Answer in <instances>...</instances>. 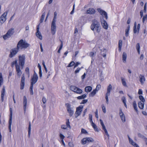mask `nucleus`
Listing matches in <instances>:
<instances>
[{
	"instance_id": "obj_38",
	"label": "nucleus",
	"mask_w": 147,
	"mask_h": 147,
	"mask_svg": "<svg viewBox=\"0 0 147 147\" xmlns=\"http://www.w3.org/2000/svg\"><path fill=\"white\" fill-rule=\"evenodd\" d=\"M133 105L135 110L136 112H138V111L137 109V106L136 103L135 101H134L133 102Z\"/></svg>"
},
{
	"instance_id": "obj_35",
	"label": "nucleus",
	"mask_w": 147,
	"mask_h": 147,
	"mask_svg": "<svg viewBox=\"0 0 147 147\" xmlns=\"http://www.w3.org/2000/svg\"><path fill=\"white\" fill-rule=\"evenodd\" d=\"M122 45V42L121 40H119V52L121 51V47Z\"/></svg>"
},
{
	"instance_id": "obj_48",
	"label": "nucleus",
	"mask_w": 147,
	"mask_h": 147,
	"mask_svg": "<svg viewBox=\"0 0 147 147\" xmlns=\"http://www.w3.org/2000/svg\"><path fill=\"white\" fill-rule=\"evenodd\" d=\"M75 64V63L73 61H71V62L70 63L68 64V65L67 66V67H71L73 66Z\"/></svg>"
},
{
	"instance_id": "obj_23",
	"label": "nucleus",
	"mask_w": 147,
	"mask_h": 147,
	"mask_svg": "<svg viewBox=\"0 0 147 147\" xmlns=\"http://www.w3.org/2000/svg\"><path fill=\"white\" fill-rule=\"evenodd\" d=\"M27 99L26 96L23 97V105L24 109V112H25L27 106Z\"/></svg>"
},
{
	"instance_id": "obj_25",
	"label": "nucleus",
	"mask_w": 147,
	"mask_h": 147,
	"mask_svg": "<svg viewBox=\"0 0 147 147\" xmlns=\"http://www.w3.org/2000/svg\"><path fill=\"white\" fill-rule=\"evenodd\" d=\"M140 81L142 84H143L145 81V78L143 75L140 74L139 76Z\"/></svg>"
},
{
	"instance_id": "obj_3",
	"label": "nucleus",
	"mask_w": 147,
	"mask_h": 147,
	"mask_svg": "<svg viewBox=\"0 0 147 147\" xmlns=\"http://www.w3.org/2000/svg\"><path fill=\"white\" fill-rule=\"evenodd\" d=\"M91 29L92 30L94 31V30L97 32H99L100 30V25L98 21L95 19L92 21V23L90 26Z\"/></svg>"
},
{
	"instance_id": "obj_4",
	"label": "nucleus",
	"mask_w": 147,
	"mask_h": 147,
	"mask_svg": "<svg viewBox=\"0 0 147 147\" xmlns=\"http://www.w3.org/2000/svg\"><path fill=\"white\" fill-rule=\"evenodd\" d=\"M57 13L55 11L54 13V17L52 22L51 31L52 34H55L56 31V27L55 24L56 20L57 18Z\"/></svg>"
},
{
	"instance_id": "obj_8",
	"label": "nucleus",
	"mask_w": 147,
	"mask_h": 147,
	"mask_svg": "<svg viewBox=\"0 0 147 147\" xmlns=\"http://www.w3.org/2000/svg\"><path fill=\"white\" fill-rule=\"evenodd\" d=\"M38 79V76L34 71L33 76L31 77V84L30 85H33L37 81Z\"/></svg>"
},
{
	"instance_id": "obj_64",
	"label": "nucleus",
	"mask_w": 147,
	"mask_h": 147,
	"mask_svg": "<svg viewBox=\"0 0 147 147\" xmlns=\"http://www.w3.org/2000/svg\"><path fill=\"white\" fill-rule=\"evenodd\" d=\"M38 67L39 68V71H42V69L41 65H40L39 63H38Z\"/></svg>"
},
{
	"instance_id": "obj_46",
	"label": "nucleus",
	"mask_w": 147,
	"mask_h": 147,
	"mask_svg": "<svg viewBox=\"0 0 147 147\" xmlns=\"http://www.w3.org/2000/svg\"><path fill=\"white\" fill-rule=\"evenodd\" d=\"M25 71L26 74L29 76L30 75L29 69L28 67H26V68Z\"/></svg>"
},
{
	"instance_id": "obj_15",
	"label": "nucleus",
	"mask_w": 147,
	"mask_h": 147,
	"mask_svg": "<svg viewBox=\"0 0 147 147\" xmlns=\"http://www.w3.org/2000/svg\"><path fill=\"white\" fill-rule=\"evenodd\" d=\"M25 76L24 74H23L22 75L21 80L20 88L21 90H22L24 88L25 85Z\"/></svg>"
},
{
	"instance_id": "obj_49",
	"label": "nucleus",
	"mask_w": 147,
	"mask_h": 147,
	"mask_svg": "<svg viewBox=\"0 0 147 147\" xmlns=\"http://www.w3.org/2000/svg\"><path fill=\"white\" fill-rule=\"evenodd\" d=\"M147 20V15L146 14L144 15V16L142 18V22L144 23L145 21H146Z\"/></svg>"
},
{
	"instance_id": "obj_45",
	"label": "nucleus",
	"mask_w": 147,
	"mask_h": 147,
	"mask_svg": "<svg viewBox=\"0 0 147 147\" xmlns=\"http://www.w3.org/2000/svg\"><path fill=\"white\" fill-rule=\"evenodd\" d=\"M61 44L60 45V46L57 51V53H60V51L62 49L63 46V43L62 41H61Z\"/></svg>"
},
{
	"instance_id": "obj_19",
	"label": "nucleus",
	"mask_w": 147,
	"mask_h": 147,
	"mask_svg": "<svg viewBox=\"0 0 147 147\" xmlns=\"http://www.w3.org/2000/svg\"><path fill=\"white\" fill-rule=\"evenodd\" d=\"M119 114L122 121L123 122L125 121V117L121 109H120L119 110Z\"/></svg>"
},
{
	"instance_id": "obj_28",
	"label": "nucleus",
	"mask_w": 147,
	"mask_h": 147,
	"mask_svg": "<svg viewBox=\"0 0 147 147\" xmlns=\"http://www.w3.org/2000/svg\"><path fill=\"white\" fill-rule=\"evenodd\" d=\"M90 123L91 124V125L94 128V130L96 131H98V130L97 127V126L93 122Z\"/></svg>"
},
{
	"instance_id": "obj_36",
	"label": "nucleus",
	"mask_w": 147,
	"mask_h": 147,
	"mask_svg": "<svg viewBox=\"0 0 147 147\" xmlns=\"http://www.w3.org/2000/svg\"><path fill=\"white\" fill-rule=\"evenodd\" d=\"M3 82V80L1 73H0V86H1Z\"/></svg>"
},
{
	"instance_id": "obj_59",
	"label": "nucleus",
	"mask_w": 147,
	"mask_h": 147,
	"mask_svg": "<svg viewBox=\"0 0 147 147\" xmlns=\"http://www.w3.org/2000/svg\"><path fill=\"white\" fill-rule=\"evenodd\" d=\"M94 55V53L93 52H90L89 53V55L91 57H92Z\"/></svg>"
},
{
	"instance_id": "obj_50",
	"label": "nucleus",
	"mask_w": 147,
	"mask_h": 147,
	"mask_svg": "<svg viewBox=\"0 0 147 147\" xmlns=\"http://www.w3.org/2000/svg\"><path fill=\"white\" fill-rule=\"evenodd\" d=\"M83 67H81L80 68H78L75 71V74H76L79 72L80 71L81 69L83 68Z\"/></svg>"
},
{
	"instance_id": "obj_29",
	"label": "nucleus",
	"mask_w": 147,
	"mask_h": 147,
	"mask_svg": "<svg viewBox=\"0 0 147 147\" xmlns=\"http://www.w3.org/2000/svg\"><path fill=\"white\" fill-rule=\"evenodd\" d=\"M130 26L129 25L128 26L127 28L125 29V35L127 37L128 36L129 34V31L130 30Z\"/></svg>"
},
{
	"instance_id": "obj_1",
	"label": "nucleus",
	"mask_w": 147,
	"mask_h": 147,
	"mask_svg": "<svg viewBox=\"0 0 147 147\" xmlns=\"http://www.w3.org/2000/svg\"><path fill=\"white\" fill-rule=\"evenodd\" d=\"M26 55L25 54L18 56V62H17V60H16L12 63V65H15L16 69L17 72V75L20 77L22 74L21 70L22 69L24 66L25 63Z\"/></svg>"
},
{
	"instance_id": "obj_31",
	"label": "nucleus",
	"mask_w": 147,
	"mask_h": 147,
	"mask_svg": "<svg viewBox=\"0 0 147 147\" xmlns=\"http://www.w3.org/2000/svg\"><path fill=\"white\" fill-rule=\"evenodd\" d=\"M97 91L95 89H94L93 91L89 94L90 96L93 97L96 94Z\"/></svg>"
},
{
	"instance_id": "obj_22",
	"label": "nucleus",
	"mask_w": 147,
	"mask_h": 147,
	"mask_svg": "<svg viewBox=\"0 0 147 147\" xmlns=\"http://www.w3.org/2000/svg\"><path fill=\"white\" fill-rule=\"evenodd\" d=\"M128 138L129 142L133 146L135 147H139L138 145L135 142L131 139L129 136H128Z\"/></svg>"
},
{
	"instance_id": "obj_57",
	"label": "nucleus",
	"mask_w": 147,
	"mask_h": 147,
	"mask_svg": "<svg viewBox=\"0 0 147 147\" xmlns=\"http://www.w3.org/2000/svg\"><path fill=\"white\" fill-rule=\"evenodd\" d=\"M88 101V100L87 99H84L80 103L81 104H84L86 103Z\"/></svg>"
},
{
	"instance_id": "obj_30",
	"label": "nucleus",
	"mask_w": 147,
	"mask_h": 147,
	"mask_svg": "<svg viewBox=\"0 0 147 147\" xmlns=\"http://www.w3.org/2000/svg\"><path fill=\"white\" fill-rule=\"evenodd\" d=\"M127 58V55L125 53L123 52L122 55V59L124 63L126 62V59Z\"/></svg>"
},
{
	"instance_id": "obj_14",
	"label": "nucleus",
	"mask_w": 147,
	"mask_h": 147,
	"mask_svg": "<svg viewBox=\"0 0 147 147\" xmlns=\"http://www.w3.org/2000/svg\"><path fill=\"white\" fill-rule=\"evenodd\" d=\"M97 10L102 16L105 17L106 19H107L108 16L106 11L100 8H98Z\"/></svg>"
},
{
	"instance_id": "obj_11",
	"label": "nucleus",
	"mask_w": 147,
	"mask_h": 147,
	"mask_svg": "<svg viewBox=\"0 0 147 147\" xmlns=\"http://www.w3.org/2000/svg\"><path fill=\"white\" fill-rule=\"evenodd\" d=\"M10 115L9 119V126L8 128L10 132H11V126L12 122V109L11 108L9 109Z\"/></svg>"
},
{
	"instance_id": "obj_16",
	"label": "nucleus",
	"mask_w": 147,
	"mask_h": 147,
	"mask_svg": "<svg viewBox=\"0 0 147 147\" xmlns=\"http://www.w3.org/2000/svg\"><path fill=\"white\" fill-rule=\"evenodd\" d=\"M100 124L102 127V129L104 131L106 134L107 135V137L109 138V134L108 133L107 130L106 128L105 127V125H104V124L103 122L102 121L101 119H100Z\"/></svg>"
},
{
	"instance_id": "obj_40",
	"label": "nucleus",
	"mask_w": 147,
	"mask_h": 147,
	"mask_svg": "<svg viewBox=\"0 0 147 147\" xmlns=\"http://www.w3.org/2000/svg\"><path fill=\"white\" fill-rule=\"evenodd\" d=\"M81 134H88V132L86 130L83 128L81 129Z\"/></svg>"
},
{
	"instance_id": "obj_55",
	"label": "nucleus",
	"mask_w": 147,
	"mask_h": 147,
	"mask_svg": "<svg viewBox=\"0 0 147 147\" xmlns=\"http://www.w3.org/2000/svg\"><path fill=\"white\" fill-rule=\"evenodd\" d=\"M89 120L90 123L92 122L93 121L92 119V115H89Z\"/></svg>"
},
{
	"instance_id": "obj_53",
	"label": "nucleus",
	"mask_w": 147,
	"mask_h": 147,
	"mask_svg": "<svg viewBox=\"0 0 147 147\" xmlns=\"http://www.w3.org/2000/svg\"><path fill=\"white\" fill-rule=\"evenodd\" d=\"M101 86L100 84L97 85L96 87L95 90H96L98 92Z\"/></svg>"
},
{
	"instance_id": "obj_6",
	"label": "nucleus",
	"mask_w": 147,
	"mask_h": 147,
	"mask_svg": "<svg viewBox=\"0 0 147 147\" xmlns=\"http://www.w3.org/2000/svg\"><path fill=\"white\" fill-rule=\"evenodd\" d=\"M70 89L74 92L80 94H82L83 92L81 89L73 85H71L70 86Z\"/></svg>"
},
{
	"instance_id": "obj_13",
	"label": "nucleus",
	"mask_w": 147,
	"mask_h": 147,
	"mask_svg": "<svg viewBox=\"0 0 147 147\" xmlns=\"http://www.w3.org/2000/svg\"><path fill=\"white\" fill-rule=\"evenodd\" d=\"M7 13L4 12L0 17V25H1L4 23L6 19V16Z\"/></svg>"
},
{
	"instance_id": "obj_9",
	"label": "nucleus",
	"mask_w": 147,
	"mask_h": 147,
	"mask_svg": "<svg viewBox=\"0 0 147 147\" xmlns=\"http://www.w3.org/2000/svg\"><path fill=\"white\" fill-rule=\"evenodd\" d=\"M65 106L67 108V111L69 114L70 117L72 116L74 113V111L73 108L71 107L70 104L68 103L65 104Z\"/></svg>"
},
{
	"instance_id": "obj_2",
	"label": "nucleus",
	"mask_w": 147,
	"mask_h": 147,
	"mask_svg": "<svg viewBox=\"0 0 147 147\" xmlns=\"http://www.w3.org/2000/svg\"><path fill=\"white\" fill-rule=\"evenodd\" d=\"M30 46L29 44L22 39L19 41L17 45V47L20 50L26 49L29 47Z\"/></svg>"
},
{
	"instance_id": "obj_47",
	"label": "nucleus",
	"mask_w": 147,
	"mask_h": 147,
	"mask_svg": "<svg viewBox=\"0 0 147 147\" xmlns=\"http://www.w3.org/2000/svg\"><path fill=\"white\" fill-rule=\"evenodd\" d=\"M139 99L143 102H145V99H144V97L142 95H140L139 96Z\"/></svg>"
},
{
	"instance_id": "obj_43",
	"label": "nucleus",
	"mask_w": 147,
	"mask_h": 147,
	"mask_svg": "<svg viewBox=\"0 0 147 147\" xmlns=\"http://www.w3.org/2000/svg\"><path fill=\"white\" fill-rule=\"evenodd\" d=\"M140 44L139 43H138L136 45V48L139 54L140 53Z\"/></svg>"
},
{
	"instance_id": "obj_24",
	"label": "nucleus",
	"mask_w": 147,
	"mask_h": 147,
	"mask_svg": "<svg viewBox=\"0 0 147 147\" xmlns=\"http://www.w3.org/2000/svg\"><path fill=\"white\" fill-rule=\"evenodd\" d=\"M36 30V36L40 39L41 40L42 39V37L40 32H39V27L38 25L37 26Z\"/></svg>"
},
{
	"instance_id": "obj_41",
	"label": "nucleus",
	"mask_w": 147,
	"mask_h": 147,
	"mask_svg": "<svg viewBox=\"0 0 147 147\" xmlns=\"http://www.w3.org/2000/svg\"><path fill=\"white\" fill-rule=\"evenodd\" d=\"M33 85H30V94L32 95L33 94L34 92L33 90Z\"/></svg>"
},
{
	"instance_id": "obj_60",
	"label": "nucleus",
	"mask_w": 147,
	"mask_h": 147,
	"mask_svg": "<svg viewBox=\"0 0 147 147\" xmlns=\"http://www.w3.org/2000/svg\"><path fill=\"white\" fill-rule=\"evenodd\" d=\"M80 64V63L79 62H77L76 63H75V64L74 65V68H75L78 65Z\"/></svg>"
},
{
	"instance_id": "obj_42",
	"label": "nucleus",
	"mask_w": 147,
	"mask_h": 147,
	"mask_svg": "<svg viewBox=\"0 0 147 147\" xmlns=\"http://www.w3.org/2000/svg\"><path fill=\"white\" fill-rule=\"evenodd\" d=\"M45 16V13H43L40 18V23H42L43 21L44 20V18Z\"/></svg>"
},
{
	"instance_id": "obj_32",
	"label": "nucleus",
	"mask_w": 147,
	"mask_h": 147,
	"mask_svg": "<svg viewBox=\"0 0 147 147\" xmlns=\"http://www.w3.org/2000/svg\"><path fill=\"white\" fill-rule=\"evenodd\" d=\"M138 107L141 109H143L144 105V102H139L138 103Z\"/></svg>"
},
{
	"instance_id": "obj_62",
	"label": "nucleus",
	"mask_w": 147,
	"mask_h": 147,
	"mask_svg": "<svg viewBox=\"0 0 147 147\" xmlns=\"http://www.w3.org/2000/svg\"><path fill=\"white\" fill-rule=\"evenodd\" d=\"M142 91L141 89H139L138 91V94L139 95L142 94Z\"/></svg>"
},
{
	"instance_id": "obj_37",
	"label": "nucleus",
	"mask_w": 147,
	"mask_h": 147,
	"mask_svg": "<svg viewBox=\"0 0 147 147\" xmlns=\"http://www.w3.org/2000/svg\"><path fill=\"white\" fill-rule=\"evenodd\" d=\"M121 80L122 83V84L125 87H127V84H126V82L125 81V79L123 78H121Z\"/></svg>"
},
{
	"instance_id": "obj_52",
	"label": "nucleus",
	"mask_w": 147,
	"mask_h": 147,
	"mask_svg": "<svg viewBox=\"0 0 147 147\" xmlns=\"http://www.w3.org/2000/svg\"><path fill=\"white\" fill-rule=\"evenodd\" d=\"M102 110L104 113H105L106 112V108L103 104L101 105Z\"/></svg>"
},
{
	"instance_id": "obj_63",
	"label": "nucleus",
	"mask_w": 147,
	"mask_h": 147,
	"mask_svg": "<svg viewBox=\"0 0 147 147\" xmlns=\"http://www.w3.org/2000/svg\"><path fill=\"white\" fill-rule=\"evenodd\" d=\"M95 117L96 118H98V110H97L95 112Z\"/></svg>"
},
{
	"instance_id": "obj_33",
	"label": "nucleus",
	"mask_w": 147,
	"mask_h": 147,
	"mask_svg": "<svg viewBox=\"0 0 147 147\" xmlns=\"http://www.w3.org/2000/svg\"><path fill=\"white\" fill-rule=\"evenodd\" d=\"M86 97V95L85 94H83L82 95L78 96L77 97V98L78 99L80 100L84 99Z\"/></svg>"
},
{
	"instance_id": "obj_7",
	"label": "nucleus",
	"mask_w": 147,
	"mask_h": 147,
	"mask_svg": "<svg viewBox=\"0 0 147 147\" xmlns=\"http://www.w3.org/2000/svg\"><path fill=\"white\" fill-rule=\"evenodd\" d=\"M94 141V139L91 137H86L82 138L81 141V143L83 145L92 142Z\"/></svg>"
},
{
	"instance_id": "obj_5",
	"label": "nucleus",
	"mask_w": 147,
	"mask_h": 147,
	"mask_svg": "<svg viewBox=\"0 0 147 147\" xmlns=\"http://www.w3.org/2000/svg\"><path fill=\"white\" fill-rule=\"evenodd\" d=\"M14 29L13 28L10 29L7 32L6 34L3 36V38L5 40L10 38L14 33Z\"/></svg>"
},
{
	"instance_id": "obj_44",
	"label": "nucleus",
	"mask_w": 147,
	"mask_h": 147,
	"mask_svg": "<svg viewBox=\"0 0 147 147\" xmlns=\"http://www.w3.org/2000/svg\"><path fill=\"white\" fill-rule=\"evenodd\" d=\"M66 126L67 127H68L69 128H71V126L70 125V122L69 121V120L68 119H66Z\"/></svg>"
},
{
	"instance_id": "obj_20",
	"label": "nucleus",
	"mask_w": 147,
	"mask_h": 147,
	"mask_svg": "<svg viewBox=\"0 0 147 147\" xmlns=\"http://www.w3.org/2000/svg\"><path fill=\"white\" fill-rule=\"evenodd\" d=\"M5 93V88L4 86H3L2 90L1 91V101L2 102H3L4 99V96Z\"/></svg>"
},
{
	"instance_id": "obj_27",
	"label": "nucleus",
	"mask_w": 147,
	"mask_h": 147,
	"mask_svg": "<svg viewBox=\"0 0 147 147\" xmlns=\"http://www.w3.org/2000/svg\"><path fill=\"white\" fill-rule=\"evenodd\" d=\"M92 89V87L90 86H87L85 88V91L87 92H90Z\"/></svg>"
},
{
	"instance_id": "obj_17",
	"label": "nucleus",
	"mask_w": 147,
	"mask_h": 147,
	"mask_svg": "<svg viewBox=\"0 0 147 147\" xmlns=\"http://www.w3.org/2000/svg\"><path fill=\"white\" fill-rule=\"evenodd\" d=\"M95 12L96 11L95 9L92 7L89 8L86 11V13L90 14H95Z\"/></svg>"
},
{
	"instance_id": "obj_58",
	"label": "nucleus",
	"mask_w": 147,
	"mask_h": 147,
	"mask_svg": "<svg viewBox=\"0 0 147 147\" xmlns=\"http://www.w3.org/2000/svg\"><path fill=\"white\" fill-rule=\"evenodd\" d=\"M61 128L65 129H67V127L65 125H62L61 126Z\"/></svg>"
},
{
	"instance_id": "obj_34",
	"label": "nucleus",
	"mask_w": 147,
	"mask_h": 147,
	"mask_svg": "<svg viewBox=\"0 0 147 147\" xmlns=\"http://www.w3.org/2000/svg\"><path fill=\"white\" fill-rule=\"evenodd\" d=\"M121 100L123 103L125 107L127 108V106L126 104V100L125 96H123L121 98Z\"/></svg>"
},
{
	"instance_id": "obj_51",
	"label": "nucleus",
	"mask_w": 147,
	"mask_h": 147,
	"mask_svg": "<svg viewBox=\"0 0 147 147\" xmlns=\"http://www.w3.org/2000/svg\"><path fill=\"white\" fill-rule=\"evenodd\" d=\"M42 65H43L46 71V73H47V71H48L47 69V68L46 66V65H45V63L44 61H42Z\"/></svg>"
},
{
	"instance_id": "obj_39",
	"label": "nucleus",
	"mask_w": 147,
	"mask_h": 147,
	"mask_svg": "<svg viewBox=\"0 0 147 147\" xmlns=\"http://www.w3.org/2000/svg\"><path fill=\"white\" fill-rule=\"evenodd\" d=\"M31 129V124L30 122L29 123V127L28 128V136L29 137H30V136Z\"/></svg>"
},
{
	"instance_id": "obj_61",
	"label": "nucleus",
	"mask_w": 147,
	"mask_h": 147,
	"mask_svg": "<svg viewBox=\"0 0 147 147\" xmlns=\"http://www.w3.org/2000/svg\"><path fill=\"white\" fill-rule=\"evenodd\" d=\"M42 101L44 104L46 102V98L44 97L42 98Z\"/></svg>"
},
{
	"instance_id": "obj_26",
	"label": "nucleus",
	"mask_w": 147,
	"mask_h": 147,
	"mask_svg": "<svg viewBox=\"0 0 147 147\" xmlns=\"http://www.w3.org/2000/svg\"><path fill=\"white\" fill-rule=\"evenodd\" d=\"M112 89V86L111 84H109L108 86L107 90V92L106 94L110 95L111 91Z\"/></svg>"
},
{
	"instance_id": "obj_10",
	"label": "nucleus",
	"mask_w": 147,
	"mask_h": 147,
	"mask_svg": "<svg viewBox=\"0 0 147 147\" xmlns=\"http://www.w3.org/2000/svg\"><path fill=\"white\" fill-rule=\"evenodd\" d=\"M20 50L17 47L16 48L12 49L10 51V53L9 56L10 58H12Z\"/></svg>"
},
{
	"instance_id": "obj_12",
	"label": "nucleus",
	"mask_w": 147,
	"mask_h": 147,
	"mask_svg": "<svg viewBox=\"0 0 147 147\" xmlns=\"http://www.w3.org/2000/svg\"><path fill=\"white\" fill-rule=\"evenodd\" d=\"M83 108V106H80L76 108V111L75 113L76 117H77L81 114Z\"/></svg>"
},
{
	"instance_id": "obj_18",
	"label": "nucleus",
	"mask_w": 147,
	"mask_h": 147,
	"mask_svg": "<svg viewBox=\"0 0 147 147\" xmlns=\"http://www.w3.org/2000/svg\"><path fill=\"white\" fill-rule=\"evenodd\" d=\"M101 22L103 28L107 30L108 28V25L106 21L103 19L101 21Z\"/></svg>"
},
{
	"instance_id": "obj_21",
	"label": "nucleus",
	"mask_w": 147,
	"mask_h": 147,
	"mask_svg": "<svg viewBox=\"0 0 147 147\" xmlns=\"http://www.w3.org/2000/svg\"><path fill=\"white\" fill-rule=\"evenodd\" d=\"M140 25L139 24H138L137 25V29H136V23H135L134 26V33H136L137 31L138 32L140 28Z\"/></svg>"
},
{
	"instance_id": "obj_56",
	"label": "nucleus",
	"mask_w": 147,
	"mask_h": 147,
	"mask_svg": "<svg viewBox=\"0 0 147 147\" xmlns=\"http://www.w3.org/2000/svg\"><path fill=\"white\" fill-rule=\"evenodd\" d=\"M59 137L61 140H64L65 137V136L61 133L59 134Z\"/></svg>"
},
{
	"instance_id": "obj_54",
	"label": "nucleus",
	"mask_w": 147,
	"mask_h": 147,
	"mask_svg": "<svg viewBox=\"0 0 147 147\" xmlns=\"http://www.w3.org/2000/svg\"><path fill=\"white\" fill-rule=\"evenodd\" d=\"M110 95L106 94H105V99L106 100V103L108 104H109V99L108 96H109Z\"/></svg>"
}]
</instances>
